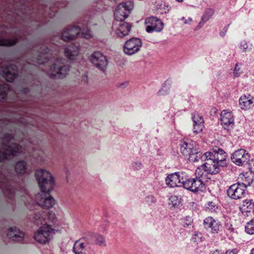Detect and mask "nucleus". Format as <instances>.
<instances>
[{"label":"nucleus","instance_id":"f257e3e1","mask_svg":"<svg viewBox=\"0 0 254 254\" xmlns=\"http://www.w3.org/2000/svg\"><path fill=\"white\" fill-rule=\"evenodd\" d=\"M205 163L203 164L204 172L210 174H216L219 172V167L226 165L227 154L221 148L213 149L203 154Z\"/></svg>","mask_w":254,"mask_h":254},{"label":"nucleus","instance_id":"f03ea898","mask_svg":"<svg viewBox=\"0 0 254 254\" xmlns=\"http://www.w3.org/2000/svg\"><path fill=\"white\" fill-rule=\"evenodd\" d=\"M35 176L42 192H49L53 190L55 186V179L49 171L46 169L38 170Z\"/></svg>","mask_w":254,"mask_h":254},{"label":"nucleus","instance_id":"7ed1b4c3","mask_svg":"<svg viewBox=\"0 0 254 254\" xmlns=\"http://www.w3.org/2000/svg\"><path fill=\"white\" fill-rule=\"evenodd\" d=\"M2 151L0 150V161L7 158L9 156H15L20 153L21 147L14 143L13 138L9 134L5 135L3 138Z\"/></svg>","mask_w":254,"mask_h":254},{"label":"nucleus","instance_id":"20e7f679","mask_svg":"<svg viewBox=\"0 0 254 254\" xmlns=\"http://www.w3.org/2000/svg\"><path fill=\"white\" fill-rule=\"evenodd\" d=\"M181 151L190 162H198L202 157V153L197 150L196 143L192 141H184L181 146Z\"/></svg>","mask_w":254,"mask_h":254},{"label":"nucleus","instance_id":"39448f33","mask_svg":"<svg viewBox=\"0 0 254 254\" xmlns=\"http://www.w3.org/2000/svg\"><path fill=\"white\" fill-rule=\"evenodd\" d=\"M56 230L50 225L45 224L39 228L34 235V239L39 243L46 244L53 238Z\"/></svg>","mask_w":254,"mask_h":254},{"label":"nucleus","instance_id":"423d86ee","mask_svg":"<svg viewBox=\"0 0 254 254\" xmlns=\"http://www.w3.org/2000/svg\"><path fill=\"white\" fill-rule=\"evenodd\" d=\"M69 66L65 65L63 60H56L49 69L48 74L51 78H63L68 74Z\"/></svg>","mask_w":254,"mask_h":254},{"label":"nucleus","instance_id":"0eeeda50","mask_svg":"<svg viewBox=\"0 0 254 254\" xmlns=\"http://www.w3.org/2000/svg\"><path fill=\"white\" fill-rule=\"evenodd\" d=\"M133 8V4L131 1H127L119 4L114 12L115 19L118 21H123L126 19Z\"/></svg>","mask_w":254,"mask_h":254},{"label":"nucleus","instance_id":"6e6552de","mask_svg":"<svg viewBox=\"0 0 254 254\" xmlns=\"http://www.w3.org/2000/svg\"><path fill=\"white\" fill-rule=\"evenodd\" d=\"M183 187L194 192L203 191L205 190V185L202 181L199 178H190L186 175Z\"/></svg>","mask_w":254,"mask_h":254},{"label":"nucleus","instance_id":"1a4fd4ad","mask_svg":"<svg viewBox=\"0 0 254 254\" xmlns=\"http://www.w3.org/2000/svg\"><path fill=\"white\" fill-rule=\"evenodd\" d=\"M141 40L137 38H132L127 41L123 46L124 53L128 56L137 53L142 47Z\"/></svg>","mask_w":254,"mask_h":254},{"label":"nucleus","instance_id":"9d476101","mask_svg":"<svg viewBox=\"0 0 254 254\" xmlns=\"http://www.w3.org/2000/svg\"><path fill=\"white\" fill-rule=\"evenodd\" d=\"M144 24L146 26V31L149 33L153 32H160L164 28L163 22L155 16H150L146 18Z\"/></svg>","mask_w":254,"mask_h":254},{"label":"nucleus","instance_id":"9b49d317","mask_svg":"<svg viewBox=\"0 0 254 254\" xmlns=\"http://www.w3.org/2000/svg\"><path fill=\"white\" fill-rule=\"evenodd\" d=\"M91 238L84 237L75 241L73 247V252L75 254L84 251H92L93 249L90 246Z\"/></svg>","mask_w":254,"mask_h":254},{"label":"nucleus","instance_id":"f8f14e48","mask_svg":"<svg viewBox=\"0 0 254 254\" xmlns=\"http://www.w3.org/2000/svg\"><path fill=\"white\" fill-rule=\"evenodd\" d=\"M90 61L98 69L105 71L108 66L106 58L100 52L93 53L90 56Z\"/></svg>","mask_w":254,"mask_h":254},{"label":"nucleus","instance_id":"ddd939ff","mask_svg":"<svg viewBox=\"0 0 254 254\" xmlns=\"http://www.w3.org/2000/svg\"><path fill=\"white\" fill-rule=\"evenodd\" d=\"M186 177V173L184 172H175L169 175L166 180V184L171 187L174 188L182 185Z\"/></svg>","mask_w":254,"mask_h":254},{"label":"nucleus","instance_id":"4468645a","mask_svg":"<svg viewBox=\"0 0 254 254\" xmlns=\"http://www.w3.org/2000/svg\"><path fill=\"white\" fill-rule=\"evenodd\" d=\"M250 159L249 153L244 149L235 151L232 155V162L238 166H242L247 163Z\"/></svg>","mask_w":254,"mask_h":254},{"label":"nucleus","instance_id":"2eb2a0df","mask_svg":"<svg viewBox=\"0 0 254 254\" xmlns=\"http://www.w3.org/2000/svg\"><path fill=\"white\" fill-rule=\"evenodd\" d=\"M35 201L37 205L45 209H50L56 204L55 199L52 196H45L39 193L36 195Z\"/></svg>","mask_w":254,"mask_h":254},{"label":"nucleus","instance_id":"dca6fc26","mask_svg":"<svg viewBox=\"0 0 254 254\" xmlns=\"http://www.w3.org/2000/svg\"><path fill=\"white\" fill-rule=\"evenodd\" d=\"M245 187L240 185L238 183L231 186L227 190L228 196L232 199H237L241 198L244 195L245 190Z\"/></svg>","mask_w":254,"mask_h":254},{"label":"nucleus","instance_id":"f3484780","mask_svg":"<svg viewBox=\"0 0 254 254\" xmlns=\"http://www.w3.org/2000/svg\"><path fill=\"white\" fill-rule=\"evenodd\" d=\"M113 29L117 36L123 38L128 35L131 25L126 22H116L113 24Z\"/></svg>","mask_w":254,"mask_h":254},{"label":"nucleus","instance_id":"a211bd4d","mask_svg":"<svg viewBox=\"0 0 254 254\" xmlns=\"http://www.w3.org/2000/svg\"><path fill=\"white\" fill-rule=\"evenodd\" d=\"M80 32L81 29L79 26H72L63 31L62 34V38L65 41L73 40L77 37Z\"/></svg>","mask_w":254,"mask_h":254},{"label":"nucleus","instance_id":"6ab92c4d","mask_svg":"<svg viewBox=\"0 0 254 254\" xmlns=\"http://www.w3.org/2000/svg\"><path fill=\"white\" fill-rule=\"evenodd\" d=\"M239 209L244 216H253L254 215V201L251 199H245L239 206Z\"/></svg>","mask_w":254,"mask_h":254},{"label":"nucleus","instance_id":"aec40b11","mask_svg":"<svg viewBox=\"0 0 254 254\" xmlns=\"http://www.w3.org/2000/svg\"><path fill=\"white\" fill-rule=\"evenodd\" d=\"M220 117L221 125L224 128L228 129L234 126V118L231 112L224 110L222 112Z\"/></svg>","mask_w":254,"mask_h":254},{"label":"nucleus","instance_id":"412c9836","mask_svg":"<svg viewBox=\"0 0 254 254\" xmlns=\"http://www.w3.org/2000/svg\"><path fill=\"white\" fill-rule=\"evenodd\" d=\"M254 98L250 95L244 94L239 100V104L240 108L243 110H248L253 105Z\"/></svg>","mask_w":254,"mask_h":254},{"label":"nucleus","instance_id":"4be33fe9","mask_svg":"<svg viewBox=\"0 0 254 254\" xmlns=\"http://www.w3.org/2000/svg\"><path fill=\"white\" fill-rule=\"evenodd\" d=\"M9 239L12 241H22L24 238V233L16 227H10L7 233Z\"/></svg>","mask_w":254,"mask_h":254},{"label":"nucleus","instance_id":"5701e85b","mask_svg":"<svg viewBox=\"0 0 254 254\" xmlns=\"http://www.w3.org/2000/svg\"><path fill=\"white\" fill-rule=\"evenodd\" d=\"M203 224L206 228H210L213 233H217L221 225L219 221L214 220L211 217L206 218L203 221Z\"/></svg>","mask_w":254,"mask_h":254},{"label":"nucleus","instance_id":"b1692460","mask_svg":"<svg viewBox=\"0 0 254 254\" xmlns=\"http://www.w3.org/2000/svg\"><path fill=\"white\" fill-rule=\"evenodd\" d=\"M79 54V49L74 45L66 47L64 50V55L69 60H74L76 59Z\"/></svg>","mask_w":254,"mask_h":254},{"label":"nucleus","instance_id":"393cba45","mask_svg":"<svg viewBox=\"0 0 254 254\" xmlns=\"http://www.w3.org/2000/svg\"><path fill=\"white\" fill-rule=\"evenodd\" d=\"M252 181V174L249 172L240 174L238 179V183L241 185L244 186L246 189L250 185Z\"/></svg>","mask_w":254,"mask_h":254},{"label":"nucleus","instance_id":"a878e982","mask_svg":"<svg viewBox=\"0 0 254 254\" xmlns=\"http://www.w3.org/2000/svg\"><path fill=\"white\" fill-rule=\"evenodd\" d=\"M33 220L34 223L37 225H42L43 223L47 224L48 223L47 212L42 211L35 213Z\"/></svg>","mask_w":254,"mask_h":254},{"label":"nucleus","instance_id":"bb28decb","mask_svg":"<svg viewBox=\"0 0 254 254\" xmlns=\"http://www.w3.org/2000/svg\"><path fill=\"white\" fill-rule=\"evenodd\" d=\"M7 70L3 74V77L8 82H12L16 77V67L11 65L7 67Z\"/></svg>","mask_w":254,"mask_h":254},{"label":"nucleus","instance_id":"cd10ccee","mask_svg":"<svg viewBox=\"0 0 254 254\" xmlns=\"http://www.w3.org/2000/svg\"><path fill=\"white\" fill-rule=\"evenodd\" d=\"M87 237L91 238V243L93 242L95 244L99 246H107L106 242L104 237L100 234H94Z\"/></svg>","mask_w":254,"mask_h":254},{"label":"nucleus","instance_id":"c85d7f7f","mask_svg":"<svg viewBox=\"0 0 254 254\" xmlns=\"http://www.w3.org/2000/svg\"><path fill=\"white\" fill-rule=\"evenodd\" d=\"M27 168V163L24 161L17 162L14 166L15 171L17 174H24Z\"/></svg>","mask_w":254,"mask_h":254},{"label":"nucleus","instance_id":"c756f323","mask_svg":"<svg viewBox=\"0 0 254 254\" xmlns=\"http://www.w3.org/2000/svg\"><path fill=\"white\" fill-rule=\"evenodd\" d=\"M214 10L212 9H207L203 15L202 16V21L203 23L207 22L212 16Z\"/></svg>","mask_w":254,"mask_h":254},{"label":"nucleus","instance_id":"7c9ffc66","mask_svg":"<svg viewBox=\"0 0 254 254\" xmlns=\"http://www.w3.org/2000/svg\"><path fill=\"white\" fill-rule=\"evenodd\" d=\"M8 89V86L6 84H4L0 86V100L4 99L5 98Z\"/></svg>","mask_w":254,"mask_h":254},{"label":"nucleus","instance_id":"2f4dec72","mask_svg":"<svg viewBox=\"0 0 254 254\" xmlns=\"http://www.w3.org/2000/svg\"><path fill=\"white\" fill-rule=\"evenodd\" d=\"M246 232L250 234H254V219L247 223L245 226Z\"/></svg>","mask_w":254,"mask_h":254},{"label":"nucleus","instance_id":"473e14b6","mask_svg":"<svg viewBox=\"0 0 254 254\" xmlns=\"http://www.w3.org/2000/svg\"><path fill=\"white\" fill-rule=\"evenodd\" d=\"M47 222L55 223L57 222V218L55 213L53 211L47 212Z\"/></svg>","mask_w":254,"mask_h":254},{"label":"nucleus","instance_id":"72a5a7b5","mask_svg":"<svg viewBox=\"0 0 254 254\" xmlns=\"http://www.w3.org/2000/svg\"><path fill=\"white\" fill-rule=\"evenodd\" d=\"M17 42L16 39L13 40L9 39H0V46H9L14 45Z\"/></svg>","mask_w":254,"mask_h":254},{"label":"nucleus","instance_id":"f704fd0d","mask_svg":"<svg viewBox=\"0 0 254 254\" xmlns=\"http://www.w3.org/2000/svg\"><path fill=\"white\" fill-rule=\"evenodd\" d=\"M169 200L174 207L178 206L181 203V199L176 195L171 196Z\"/></svg>","mask_w":254,"mask_h":254},{"label":"nucleus","instance_id":"c9c22d12","mask_svg":"<svg viewBox=\"0 0 254 254\" xmlns=\"http://www.w3.org/2000/svg\"><path fill=\"white\" fill-rule=\"evenodd\" d=\"M193 125L203 124V120L202 118L198 114H194L192 117Z\"/></svg>","mask_w":254,"mask_h":254},{"label":"nucleus","instance_id":"e433bc0d","mask_svg":"<svg viewBox=\"0 0 254 254\" xmlns=\"http://www.w3.org/2000/svg\"><path fill=\"white\" fill-rule=\"evenodd\" d=\"M203 171H204V167L203 164L199 167H198L195 170L196 178H199L202 177L203 175Z\"/></svg>","mask_w":254,"mask_h":254},{"label":"nucleus","instance_id":"4c0bfd02","mask_svg":"<svg viewBox=\"0 0 254 254\" xmlns=\"http://www.w3.org/2000/svg\"><path fill=\"white\" fill-rule=\"evenodd\" d=\"M204 125L203 124H199L193 125V132L195 134H197L198 133L201 132L203 128Z\"/></svg>","mask_w":254,"mask_h":254},{"label":"nucleus","instance_id":"58836bf2","mask_svg":"<svg viewBox=\"0 0 254 254\" xmlns=\"http://www.w3.org/2000/svg\"><path fill=\"white\" fill-rule=\"evenodd\" d=\"M206 208L211 212H214L217 208L216 205L213 202H208L206 204Z\"/></svg>","mask_w":254,"mask_h":254},{"label":"nucleus","instance_id":"ea45409f","mask_svg":"<svg viewBox=\"0 0 254 254\" xmlns=\"http://www.w3.org/2000/svg\"><path fill=\"white\" fill-rule=\"evenodd\" d=\"M81 36L86 39H89L92 37V34L91 32L89 30H83L81 31Z\"/></svg>","mask_w":254,"mask_h":254},{"label":"nucleus","instance_id":"a19ab883","mask_svg":"<svg viewBox=\"0 0 254 254\" xmlns=\"http://www.w3.org/2000/svg\"><path fill=\"white\" fill-rule=\"evenodd\" d=\"M240 48L243 52H247L249 49L248 43L245 41H242L240 45Z\"/></svg>","mask_w":254,"mask_h":254},{"label":"nucleus","instance_id":"79ce46f5","mask_svg":"<svg viewBox=\"0 0 254 254\" xmlns=\"http://www.w3.org/2000/svg\"><path fill=\"white\" fill-rule=\"evenodd\" d=\"M180 20L182 21L185 24H190L192 21V18L190 17H183L180 19Z\"/></svg>","mask_w":254,"mask_h":254},{"label":"nucleus","instance_id":"37998d69","mask_svg":"<svg viewBox=\"0 0 254 254\" xmlns=\"http://www.w3.org/2000/svg\"><path fill=\"white\" fill-rule=\"evenodd\" d=\"M169 88L166 86H164L163 88L161 90L159 91V93L160 95H164L168 92Z\"/></svg>","mask_w":254,"mask_h":254},{"label":"nucleus","instance_id":"c03bdc74","mask_svg":"<svg viewBox=\"0 0 254 254\" xmlns=\"http://www.w3.org/2000/svg\"><path fill=\"white\" fill-rule=\"evenodd\" d=\"M238 251L236 249H234L231 250H228L226 252L225 254H237Z\"/></svg>","mask_w":254,"mask_h":254},{"label":"nucleus","instance_id":"a18cd8bd","mask_svg":"<svg viewBox=\"0 0 254 254\" xmlns=\"http://www.w3.org/2000/svg\"><path fill=\"white\" fill-rule=\"evenodd\" d=\"M141 163L140 162H135L133 164V167L136 170L139 169L141 167Z\"/></svg>","mask_w":254,"mask_h":254},{"label":"nucleus","instance_id":"49530a36","mask_svg":"<svg viewBox=\"0 0 254 254\" xmlns=\"http://www.w3.org/2000/svg\"><path fill=\"white\" fill-rule=\"evenodd\" d=\"M240 70V68L239 67V65H238V64H237L235 65V67L234 69V73L235 74V75L236 76H238L239 75V71Z\"/></svg>","mask_w":254,"mask_h":254},{"label":"nucleus","instance_id":"de8ad7c7","mask_svg":"<svg viewBox=\"0 0 254 254\" xmlns=\"http://www.w3.org/2000/svg\"><path fill=\"white\" fill-rule=\"evenodd\" d=\"M75 254H95V252L94 250H92V251H84L82 252H80L79 253Z\"/></svg>","mask_w":254,"mask_h":254},{"label":"nucleus","instance_id":"09e8293b","mask_svg":"<svg viewBox=\"0 0 254 254\" xmlns=\"http://www.w3.org/2000/svg\"><path fill=\"white\" fill-rule=\"evenodd\" d=\"M64 227H62V224L60 223L58 225V228L62 229V228H66L67 227V223L64 224Z\"/></svg>","mask_w":254,"mask_h":254},{"label":"nucleus","instance_id":"8fccbe9b","mask_svg":"<svg viewBox=\"0 0 254 254\" xmlns=\"http://www.w3.org/2000/svg\"><path fill=\"white\" fill-rule=\"evenodd\" d=\"M43 63H44V62L42 61L39 59H38L37 60V61L36 62L33 63V64L34 65H37V64H42Z\"/></svg>","mask_w":254,"mask_h":254},{"label":"nucleus","instance_id":"3c124183","mask_svg":"<svg viewBox=\"0 0 254 254\" xmlns=\"http://www.w3.org/2000/svg\"><path fill=\"white\" fill-rule=\"evenodd\" d=\"M147 202L151 201L152 202H154V197L152 196H148L147 197Z\"/></svg>","mask_w":254,"mask_h":254},{"label":"nucleus","instance_id":"603ef678","mask_svg":"<svg viewBox=\"0 0 254 254\" xmlns=\"http://www.w3.org/2000/svg\"><path fill=\"white\" fill-rule=\"evenodd\" d=\"M87 79H88V78H87V75L86 74H84L83 75V80H84V81L85 82H86L87 81Z\"/></svg>","mask_w":254,"mask_h":254},{"label":"nucleus","instance_id":"864d4df0","mask_svg":"<svg viewBox=\"0 0 254 254\" xmlns=\"http://www.w3.org/2000/svg\"><path fill=\"white\" fill-rule=\"evenodd\" d=\"M212 254H221L218 251H216L213 253Z\"/></svg>","mask_w":254,"mask_h":254},{"label":"nucleus","instance_id":"5fc2aeb1","mask_svg":"<svg viewBox=\"0 0 254 254\" xmlns=\"http://www.w3.org/2000/svg\"><path fill=\"white\" fill-rule=\"evenodd\" d=\"M192 239H193V240L194 241H195V242L197 241V239H196V237H193Z\"/></svg>","mask_w":254,"mask_h":254},{"label":"nucleus","instance_id":"6e6d98bb","mask_svg":"<svg viewBox=\"0 0 254 254\" xmlns=\"http://www.w3.org/2000/svg\"><path fill=\"white\" fill-rule=\"evenodd\" d=\"M251 254H254V248L251 251Z\"/></svg>","mask_w":254,"mask_h":254},{"label":"nucleus","instance_id":"4d7b16f0","mask_svg":"<svg viewBox=\"0 0 254 254\" xmlns=\"http://www.w3.org/2000/svg\"><path fill=\"white\" fill-rule=\"evenodd\" d=\"M40 58H42L43 57H45V55H42L40 56Z\"/></svg>","mask_w":254,"mask_h":254},{"label":"nucleus","instance_id":"13d9d810","mask_svg":"<svg viewBox=\"0 0 254 254\" xmlns=\"http://www.w3.org/2000/svg\"><path fill=\"white\" fill-rule=\"evenodd\" d=\"M167 7L168 8V11L170 10L171 7H170L168 5L167 6Z\"/></svg>","mask_w":254,"mask_h":254},{"label":"nucleus","instance_id":"bf43d9fd","mask_svg":"<svg viewBox=\"0 0 254 254\" xmlns=\"http://www.w3.org/2000/svg\"><path fill=\"white\" fill-rule=\"evenodd\" d=\"M178 2H182L183 0H176Z\"/></svg>","mask_w":254,"mask_h":254},{"label":"nucleus","instance_id":"052dcab7","mask_svg":"<svg viewBox=\"0 0 254 254\" xmlns=\"http://www.w3.org/2000/svg\"><path fill=\"white\" fill-rule=\"evenodd\" d=\"M253 161H254V164H253V166L252 167L253 169V170H254V160Z\"/></svg>","mask_w":254,"mask_h":254},{"label":"nucleus","instance_id":"680f3d73","mask_svg":"<svg viewBox=\"0 0 254 254\" xmlns=\"http://www.w3.org/2000/svg\"><path fill=\"white\" fill-rule=\"evenodd\" d=\"M200 238H201L200 235V236H198V240L200 239Z\"/></svg>","mask_w":254,"mask_h":254},{"label":"nucleus","instance_id":"e2e57ef3","mask_svg":"<svg viewBox=\"0 0 254 254\" xmlns=\"http://www.w3.org/2000/svg\"><path fill=\"white\" fill-rule=\"evenodd\" d=\"M112 1H118L119 0H111Z\"/></svg>","mask_w":254,"mask_h":254},{"label":"nucleus","instance_id":"0e129e2a","mask_svg":"<svg viewBox=\"0 0 254 254\" xmlns=\"http://www.w3.org/2000/svg\"><path fill=\"white\" fill-rule=\"evenodd\" d=\"M69 34H70V32H68V33H67V34H66V35H69Z\"/></svg>","mask_w":254,"mask_h":254}]
</instances>
